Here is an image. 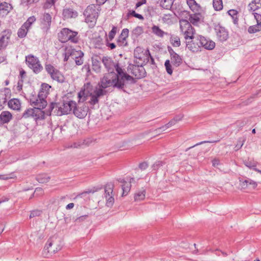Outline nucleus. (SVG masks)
<instances>
[{"label":"nucleus","instance_id":"58","mask_svg":"<svg viewBox=\"0 0 261 261\" xmlns=\"http://www.w3.org/2000/svg\"><path fill=\"white\" fill-rule=\"evenodd\" d=\"M56 0H46V2L44 5V7L45 8H48L51 6L54 5Z\"/></svg>","mask_w":261,"mask_h":261},{"label":"nucleus","instance_id":"44","mask_svg":"<svg viewBox=\"0 0 261 261\" xmlns=\"http://www.w3.org/2000/svg\"><path fill=\"white\" fill-rule=\"evenodd\" d=\"M260 30H261V29H260L259 25L258 24L255 25L250 26L248 29V32L250 34L255 33Z\"/></svg>","mask_w":261,"mask_h":261},{"label":"nucleus","instance_id":"11","mask_svg":"<svg viewBox=\"0 0 261 261\" xmlns=\"http://www.w3.org/2000/svg\"><path fill=\"white\" fill-rule=\"evenodd\" d=\"M114 185L111 183L107 184L105 187L104 198L106 199V204L111 207L114 203L113 193Z\"/></svg>","mask_w":261,"mask_h":261},{"label":"nucleus","instance_id":"14","mask_svg":"<svg viewBox=\"0 0 261 261\" xmlns=\"http://www.w3.org/2000/svg\"><path fill=\"white\" fill-rule=\"evenodd\" d=\"M106 91L103 90L100 87H95L93 91L89 95L90 99L89 101L91 105L94 106L99 102V98L106 94Z\"/></svg>","mask_w":261,"mask_h":261},{"label":"nucleus","instance_id":"34","mask_svg":"<svg viewBox=\"0 0 261 261\" xmlns=\"http://www.w3.org/2000/svg\"><path fill=\"white\" fill-rule=\"evenodd\" d=\"M120 182L123 183V185L121 186L122 189L123 191L122 196H126V195H127V194L130 191L131 184L130 183L122 180L120 181Z\"/></svg>","mask_w":261,"mask_h":261},{"label":"nucleus","instance_id":"33","mask_svg":"<svg viewBox=\"0 0 261 261\" xmlns=\"http://www.w3.org/2000/svg\"><path fill=\"white\" fill-rule=\"evenodd\" d=\"M10 5L6 2L2 3L0 5V14L7 15L9 12Z\"/></svg>","mask_w":261,"mask_h":261},{"label":"nucleus","instance_id":"18","mask_svg":"<svg viewBox=\"0 0 261 261\" xmlns=\"http://www.w3.org/2000/svg\"><path fill=\"white\" fill-rule=\"evenodd\" d=\"M101 61L108 72H114V69L116 70L117 67L121 68L119 64L115 63L111 57L104 56L102 58Z\"/></svg>","mask_w":261,"mask_h":261},{"label":"nucleus","instance_id":"53","mask_svg":"<svg viewBox=\"0 0 261 261\" xmlns=\"http://www.w3.org/2000/svg\"><path fill=\"white\" fill-rule=\"evenodd\" d=\"M177 122L176 121V120H174V119H172L169 123H168L165 125L163 126L162 127H160L159 129H162L164 130H165L166 128L171 126L173 125H174Z\"/></svg>","mask_w":261,"mask_h":261},{"label":"nucleus","instance_id":"60","mask_svg":"<svg viewBox=\"0 0 261 261\" xmlns=\"http://www.w3.org/2000/svg\"><path fill=\"white\" fill-rule=\"evenodd\" d=\"M253 14L257 21V24L259 23L261 21V14L257 13H253Z\"/></svg>","mask_w":261,"mask_h":261},{"label":"nucleus","instance_id":"6","mask_svg":"<svg viewBox=\"0 0 261 261\" xmlns=\"http://www.w3.org/2000/svg\"><path fill=\"white\" fill-rule=\"evenodd\" d=\"M85 17V22L89 24L90 28H93L96 24L98 14L95 7L93 6H89L84 12Z\"/></svg>","mask_w":261,"mask_h":261},{"label":"nucleus","instance_id":"24","mask_svg":"<svg viewBox=\"0 0 261 261\" xmlns=\"http://www.w3.org/2000/svg\"><path fill=\"white\" fill-rule=\"evenodd\" d=\"M31 117L33 118L36 121L43 120L45 118L44 113L41 109L34 107V108H33Z\"/></svg>","mask_w":261,"mask_h":261},{"label":"nucleus","instance_id":"62","mask_svg":"<svg viewBox=\"0 0 261 261\" xmlns=\"http://www.w3.org/2000/svg\"><path fill=\"white\" fill-rule=\"evenodd\" d=\"M148 167V164L146 162H143L139 164V168L141 170H145Z\"/></svg>","mask_w":261,"mask_h":261},{"label":"nucleus","instance_id":"57","mask_svg":"<svg viewBox=\"0 0 261 261\" xmlns=\"http://www.w3.org/2000/svg\"><path fill=\"white\" fill-rule=\"evenodd\" d=\"M30 101L32 105H36V103H38L37 102V95H32L30 98Z\"/></svg>","mask_w":261,"mask_h":261},{"label":"nucleus","instance_id":"31","mask_svg":"<svg viewBox=\"0 0 261 261\" xmlns=\"http://www.w3.org/2000/svg\"><path fill=\"white\" fill-rule=\"evenodd\" d=\"M168 35L170 36V42L173 46H180V40L178 36L172 34H169Z\"/></svg>","mask_w":261,"mask_h":261},{"label":"nucleus","instance_id":"1","mask_svg":"<svg viewBox=\"0 0 261 261\" xmlns=\"http://www.w3.org/2000/svg\"><path fill=\"white\" fill-rule=\"evenodd\" d=\"M117 73L110 72L104 74L101 78L98 85L101 89H106L110 87L117 88L119 89L124 88L125 82H130L135 83L134 79L127 74L122 68H117Z\"/></svg>","mask_w":261,"mask_h":261},{"label":"nucleus","instance_id":"42","mask_svg":"<svg viewBox=\"0 0 261 261\" xmlns=\"http://www.w3.org/2000/svg\"><path fill=\"white\" fill-rule=\"evenodd\" d=\"M16 177V176L13 173H11L7 174H0V179L2 180H8L10 179H13Z\"/></svg>","mask_w":261,"mask_h":261},{"label":"nucleus","instance_id":"35","mask_svg":"<svg viewBox=\"0 0 261 261\" xmlns=\"http://www.w3.org/2000/svg\"><path fill=\"white\" fill-rule=\"evenodd\" d=\"M244 165L250 169L256 168L257 165V162L255 161L253 159H248L243 161Z\"/></svg>","mask_w":261,"mask_h":261},{"label":"nucleus","instance_id":"12","mask_svg":"<svg viewBox=\"0 0 261 261\" xmlns=\"http://www.w3.org/2000/svg\"><path fill=\"white\" fill-rule=\"evenodd\" d=\"M89 108L85 104L79 103L78 105L75 101V108H73V114L80 119L84 118L87 115Z\"/></svg>","mask_w":261,"mask_h":261},{"label":"nucleus","instance_id":"41","mask_svg":"<svg viewBox=\"0 0 261 261\" xmlns=\"http://www.w3.org/2000/svg\"><path fill=\"white\" fill-rule=\"evenodd\" d=\"M213 7L216 11H220L223 8V3L222 0H213Z\"/></svg>","mask_w":261,"mask_h":261},{"label":"nucleus","instance_id":"52","mask_svg":"<svg viewBox=\"0 0 261 261\" xmlns=\"http://www.w3.org/2000/svg\"><path fill=\"white\" fill-rule=\"evenodd\" d=\"M170 1L171 0H161L160 5L162 7L166 9H168L170 6Z\"/></svg>","mask_w":261,"mask_h":261},{"label":"nucleus","instance_id":"63","mask_svg":"<svg viewBox=\"0 0 261 261\" xmlns=\"http://www.w3.org/2000/svg\"><path fill=\"white\" fill-rule=\"evenodd\" d=\"M220 164V160L217 158H215L212 160V165L214 167H216Z\"/></svg>","mask_w":261,"mask_h":261},{"label":"nucleus","instance_id":"38","mask_svg":"<svg viewBox=\"0 0 261 261\" xmlns=\"http://www.w3.org/2000/svg\"><path fill=\"white\" fill-rule=\"evenodd\" d=\"M145 197V190H142L136 193L134 196L135 201H140L143 200Z\"/></svg>","mask_w":261,"mask_h":261},{"label":"nucleus","instance_id":"64","mask_svg":"<svg viewBox=\"0 0 261 261\" xmlns=\"http://www.w3.org/2000/svg\"><path fill=\"white\" fill-rule=\"evenodd\" d=\"M245 140H242L241 139H240L239 140V142H240V144H238L236 147L237 148V149L238 150L239 149H240L242 146L244 144V142Z\"/></svg>","mask_w":261,"mask_h":261},{"label":"nucleus","instance_id":"46","mask_svg":"<svg viewBox=\"0 0 261 261\" xmlns=\"http://www.w3.org/2000/svg\"><path fill=\"white\" fill-rule=\"evenodd\" d=\"M36 20V18L34 16L30 17L27 21L23 23L24 27H28L30 29V27Z\"/></svg>","mask_w":261,"mask_h":261},{"label":"nucleus","instance_id":"28","mask_svg":"<svg viewBox=\"0 0 261 261\" xmlns=\"http://www.w3.org/2000/svg\"><path fill=\"white\" fill-rule=\"evenodd\" d=\"M249 11L254 12L261 8V0H253L248 5Z\"/></svg>","mask_w":261,"mask_h":261},{"label":"nucleus","instance_id":"59","mask_svg":"<svg viewBox=\"0 0 261 261\" xmlns=\"http://www.w3.org/2000/svg\"><path fill=\"white\" fill-rule=\"evenodd\" d=\"M163 163L162 161H157L153 165L154 170H157L160 167L163 166Z\"/></svg>","mask_w":261,"mask_h":261},{"label":"nucleus","instance_id":"9","mask_svg":"<svg viewBox=\"0 0 261 261\" xmlns=\"http://www.w3.org/2000/svg\"><path fill=\"white\" fill-rule=\"evenodd\" d=\"M75 108V101L73 100L64 101L61 104L58 103L57 111H56V115L62 116L70 114L73 111V108Z\"/></svg>","mask_w":261,"mask_h":261},{"label":"nucleus","instance_id":"23","mask_svg":"<svg viewBox=\"0 0 261 261\" xmlns=\"http://www.w3.org/2000/svg\"><path fill=\"white\" fill-rule=\"evenodd\" d=\"M8 107L13 110L19 111L21 109V103L18 98H12L8 102Z\"/></svg>","mask_w":261,"mask_h":261},{"label":"nucleus","instance_id":"47","mask_svg":"<svg viewBox=\"0 0 261 261\" xmlns=\"http://www.w3.org/2000/svg\"><path fill=\"white\" fill-rule=\"evenodd\" d=\"M117 28L116 27L113 26L112 30L109 32V35H108L110 41H112L114 39V38L117 33Z\"/></svg>","mask_w":261,"mask_h":261},{"label":"nucleus","instance_id":"15","mask_svg":"<svg viewBox=\"0 0 261 261\" xmlns=\"http://www.w3.org/2000/svg\"><path fill=\"white\" fill-rule=\"evenodd\" d=\"M94 89L93 88L92 85L90 83H87L84 84L83 89L78 93V98L79 101L83 102L86 100V97L92 93Z\"/></svg>","mask_w":261,"mask_h":261},{"label":"nucleus","instance_id":"45","mask_svg":"<svg viewBox=\"0 0 261 261\" xmlns=\"http://www.w3.org/2000/svg\"><path fill=\"white\" fill-rule=\"evenodd\" d=\"M117 44L119 46H126L127 45L126 38L119 37L117 41Z\"/></svg>","mask_w":261,"mask_h":261},{"label":"nucleus","instance_id":"50","mask_svg":"<svg viewBox=\"0 0 261 261\" xmlns=\"http://www.w3.org/2000/svg\"><path fill=\"white\" fill-rule=\"evenodd\" d=\"M42 214V211L38 210H34L31 212L30 218H33L36 217L40 216Z\"/></svg>","mask_w":261,"mask_h":261},{"label":"nucleus","instance_id":"39","mask_svg":"<svg viewBox=\"0 0 261 261\" xmlns=\"http://www.w3.org/2000/svg\"><path fill=\"white\" fill-rule=\"evenodd\" d=\"M93 43L95 48H101L103 45L102 38L98 36L93 40Z\"/></svg>","mask_w":261,"mask_h":261},{"label":"nucleus","instance_id":"4","mask_svg":"<svg viewBox=\"0 0 261 261\" xmlns=\"http://www.w3.org/2000/svg\"><path fill=\"white\" fill-rule=\"evenodd\" d=\"M61 248L60 239L56 237H52L48 240L42 251V255L45 257H49V256L56 253Z\"/></svg>","mask_w":261,"mask_h":261},{"label":"nucleus","instance_id":"25","mask_svg":"<svg viewBox=\"0 0 261 261\" xmlns=\"http://www.w3.org/2000/svg\"><path fill=\"white\" fill-rule=\"evenodd\" d=\"M194 12V14H191L190 15L188 21L190 24L192 23L194 25H197L200 21L202 18V15L199 12V11L198 12Z\"/></svg>","mask_w":261,"mask_h":261},{"label":"nucleus","instance_id":"55","mask_svg":"<svg viewBox=\"0 0 261 261\" xmlns=\"http://www.w3.org/2000/svg\"><path fill=\"white\" fill-rule=\"evenodd\" d=\"M219 141V140H213V141H202V142H200L199 143H198L197 144H196L195 145L188 148L186 151H187L188 150L190 149V148H192L196 146H198V145H201V144H204V143H217V142H218Z\"/></svg>","mask_w":261,"mask_h":261},{"label":"nucleus","instance_id":"16","mask_svg":"<svg viewBox=\"0 0 261 261\" xmlns=\"http://www.w3.org/2000/svg\"><path fill=\"white\" fill-rule=\"evenodd\" d=\"M134 55L136 59L144 62H145L146 60H148L149 56L151 57L148 50H145V51L144 52L143 48L139 46L137 47L135 49ZM150 58L153 62V59L151 57Z\"/></svg>","mask_w":261,"mask_h":261},{"label":"nucleus","instance_id":"61","mask_svg":"<svg viewBox=\"0 0 261 261\" xmlns=\"http://www.w3.org/2000/svg\"><path fill=\"white\" fill-rule=\"evenodd\" d=\"M23 83V80L22 79L19 80L18 83H17V89L18 91H20V90H22Z\"/></svg>","mask_w":261,"mask_h":261},{"label":"nucleus","instance_id":"19","mask_svg":"<svg viewBox=\"0 0 261 261\" xmlns=\"http://www.w3.org/2000/svg\"><path fill=\"white\" fill-rule=\"evenodd\" d=\"M129 69L132 70V74L137 79H141L145 76L146 72L142 66L132 65L129 66Z\"/></svg>","mask_w":261,"mask_h":261},{"label":"nucleus","instance_id":"21","mask_svg":"<svg viewBox=\"0 0 261 261\" xmlns=\"http://www.w3.org/2000/svg\"><path fill=\"white\" fill-rule=\"evenodd\" d=\"M51 21V16L48 13H45L43 15L41 20V27L44 31H47L50 28Z\"/></svg>","mask_w":261,"mask_h":261},{"label":"nucleus","instance_id":"37","mask_svg":"<svg viewBox=\"0 0 261 261\" xmlns=\"http://www.w3.org/2000/svg\"><path fill=\"white\" fill-rule=\"evenodd\" d=\"M49 176L45 173L40 174L36 177L37 180L40 183H46L49 181Z\"/></svg>","mask_w":261,"mask_h":261},{"label":"nucleus","instance_id":"29","mask_svg":"<svg viewBox=\"0 0 261 261\" xmlns=\"http://www.w3.org/2000/svg\"><path fill=\"white\" fill-rule=\"evenodd\" d=\"M187 3L193 12L199 11L201 8L195 0H186Z\"/></svg>","mask_w":261,"mask_h":261},{"label":"nucleus","instance_id":"20","mask_svg":"<svg viewBox=\"0 0 261 261\" xmlns=\"http://www.w3.org/2000/svg\"><path fill=\"white\" fill-rule=\"evenodd\" d=\"M168 50L170 55L171 63L176 67L179 66L182 63L181 58L171 47H168Z\"/></svg>","mask_w":261,"mask_h":261},{"label":"nucleus","instance_id":"51","mask_svg":"<svg viewBox=\"0 0 261 261\" xmlns=\"http://www.w3.org/2000/svg\"><path fill=\"white\" fill-rule=\"evenodd\" d=\"M32 108H30L25 110L22 114V117L24 118L31 117L32 115Z\"/></svg>","mask_w":261,"mask_h":261},{"label":"nucleus","instance_id":"32","mask_svg":"<svg viewBox=\"0 0 261 261\" xmlns=\"http://www.w3.org/2000/svg\"><path fill=\"white\" fill-rule=\"evenodd\" d=\"M37 102L38 103H36V105H34V106L35 108H38L41 110L44 109L47 105V102L45 98H43V100H42L41 97L40 96L39 94H38L37 95Z\"/></svg>","mask_w":261,"mask_h":261},{"label":"nucleus","instance_id":"3","mask_svg":"<svg viewBox=\"0 0 261 261\" xmlns=\"http://www.w3.org/2000/svg\"><path fill=\"white\" fill-rule=\"evenodd\" d=\"M64 61L66 62L70 58L74 60L76 65L80 66L83 64L84 53L81 50H76L71 46L66 47L63 54Z\"/></svg>","mask_w":261,"mask_h":261},{"label":"nucleus","instance_id":"54","mask_svg":"<svg viewBox=\"0 0 261 261\" xmlns=\"http://www.w3.org/2000/svg\"><path fill=\"white\" fill-rule=\"evenodd\" d=\"M143 32V28L141 27H137L133 30V33L136 36H139L142 34Z\"/></svg>","mask_w":261,"mask_h":261},{"label":"nucleus","instance_id":"30","mask_svg":"<svg viewBox=\"0 0 261 261\" xmlns=\"http://www.w3.org/2000/svg\"><path fill=\"white\" fill-rule=\"evenodd\" d=\"M152 33L155 34L156 36L160 37H163V36L166 35H168L169 34L167 32H165L163 30H162L160 28L157 26L154 25L152 28Z\"/></svg>","mask_w":261,"mask_h":261},{"label":"nucleus","instance_id":"7","mask_svg":"<svg viewBox=\"0 0 261 261\" xmlns=\"http://www.w3.org/2000/svg\"><path fill=\"white\" fill-rule=\"evenodd\" d=\"M45 69L51 79L59 83H63L65 81L63 74L50 64H46Z\"/></svg>","mask_w":261,"mask_h":261},{"label":"nucleus","instance_id":"26","mask_svg":"<svg viewBox=\"0 0 261 261\" xmlns=\"http://www.w3.org/2000/svg\"><path fill=\"white\" fill-rule=\"evenodd\" d=\"M50 88L51 86L46 83H43L41 85V88L38 94L41 97L42 100H43V98H46Z\"/></svg>","mask_w":261,"mask_h":261},{"label":"nucleus","instance_id":"56","mask_svg":"<svg viewBox=\"0 0 261 261\" xmlns=\"http://www.w3.org/2000/svg\"><path fill=\"white\" fill-rule=\"evenodd\" d=\"M128 32L129 31L127 29H124L122 30L121 33L119 37L123 38H127L128 36Z\"/></svg>","mask_w":261,"mask_h":261},{"label":"nucleus","instance_id":"36","mask_svg":"<svg viewBox=\"0 0 261 261\" xmlns=\"http://www.w3.org/2000/svg\"><path fill=\"white\" fill-rule=\"evenodd\" d=\"M58 108V103L56 102H51L49 108L47 109L46 111V114L48 115H50L51 112H53V113L56 115V111H57V110Z\"/></svg>","mask_w":261,"mask_h":261},{"label":"nucleus","instance_id":"27","mask_svg":"<svg viewBox=\"0 0 261 261\" xmlns=\"http://www.w3.org/2000/svg\"><path fill=\"white\" fill-rule=\"evenodd\" d=\"M63 15L65 19H68L76 17L77 13L72 9L66 8L63 10Z\"/></svg>","mask_w":261,"mask_h":261},{"label":"nucleus","instance_id":"22","mask_svg":"<svg viewBox=\"0 0 261 261\" xmlns=\"http://www.w3.org/2000/svg\"><path fill=\"white\" fill-rule=\"evenodd\" d=\"M13 115L8 111H2L0 114V123L8 124L13 119Z\"/></svg>","mask_w":261,"mask_h":261},{"label":"nucleus","instance_id":"49","mask_svg":"<svg viewBox=\"0 0 261 261\" xmlns=\"http://www.w3.org/2000/svg\"><path fill=\"white\" fill-rule=\"evenodd\" d=\"M129 15H132L137 18H139V19L140 20H143L144 19V17L143 16L141 15V14H139L138 13H137L135 11L133 10V11H130L127 14V16L128 17Z\"/></svg>","mask_w":261,"mask_h":261},{"label":"nucleus","instance_id":"13","mask_svg":"<svg viewBox=\"0 0 261 261\" xmlns=\"http://www.w3.org/2000/svg\"><path fill=\"white\" fill-rule=\"evenodd\" d=\"M12 31L10 29H6L2 32L0 34V50L5 49L8 45Z\"/></svg>","mask_w":261,"mask_h":261},{"label":"nucleus","instance_id":"40","mask_svg":"<svg viewBox=\"0 0 261 261\" xmlns=\"http://www.w3.org/2000/svg\"><path fill=\"white\" fill-rule=\"evenodd\" d=\"M29 30V28H28L27 27H24V24H23L18 31V32H17L18 36L19 38H21L24 37L26 36Z\"/></svg>","mask_w":261,"mask_h":261},{"label":"nucleus","instance_id":"2","mask_svg":"<svg viewBox=\"0 0 261 261\" xmlns=\"http://www.w3.org/2000/svg\"><path fill=\"white\" fill-rule=\"evenodd\" d=\"M200 46L207 50H212L215 48V43L201 35L198 36L195 40L187 42V47L193 52L197 51Z\"/></svg>","mask_w":261,"mask_h":261},{"label":"nucleus","instance_id":"8","mask_svg":"<svg viewBox=\"0 0 261 261\" xmlns=\"http://www.w3.org/2000/svg\"><path fill=\"white\" fill-rule=\"evenodd\" d=\"M25 62L28 67L35 73H39L43 69L39 59L33 55H29L25 57Z\"/></svg>","mask_w":261,"mask_h":261},{"label":"nucleus","instance_id":"48","mask_svg":"<svg viewBox=\"0 0 261 261\" xmlns=\"http://www.w3.org/2000/svg\"><path fill=\"white\" fill-rule=\"evenodd\" d=\"M243 184L244 186H245V185H246V186H247L248 185H251L253 189H255L257 187V183L255 181H254L250 179L245 180L244 181H243Z\"/></svg>","mask_w":261,"mask_h":261},{"label":"nucleus","instance_id":"5","mask_svg":"<svg viewBox=\"0 0 261 261\" xmlns=\"http://www.w3.org/2000/svg\"><path fill=\"white\" fill-rule=\"evenodd\" d=\"M77 34V32L73 31L68 28H63L59 34L58 37L59 40L63 43L68 41L72 43H77L79 40Z\"/></svg>","mask_w":261,"mask_h":261},{"label":"nucleus","instance_id":"43","mask_svg":"<svg viewBox=\"0 0 261 261\" xmlns=\"http://www.w3.org/2000/svg\"><path fill=\"white\" fill-rule=\"evenodd\" d=\"M165 66L166 68V70L167 72L170 74L171 75L173 72V70L172 69V66L170 64V62L169 60H167L165 62Z\"/></svg>","mask_w":261,"mask_h":261},{"label":"nucleus","instance_id":"17","mask_svg":"<svg viewBox=\"0 0 261 261\" xmlns=\"http://www.w3.org/2000/svg\"><path fill=\"white\" fill-rule=\"evenodd\" d=\"M215 31L217 38L219 41L222 42L228 38V32L224 27L220 24L216 25L215 27Z\"/></svg>","mask_w":261,"mask_h":261},{"label":"nucleus","instance_id":"10","mask_svg":"<svg viewBox=\"0 0 261 261\" xmlns=\"http://www.w3.org/2000/svg\"><path fill=\"white\" fill-rule=\"evenodd\" d=\"M180 29L181 32L185 36V39H194V35L195 34V30L192 27L191 24L186 19H181L179 21Z\"/></svg>","mask_w":261,"mask_h":261}]
</instances>
